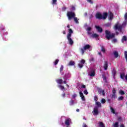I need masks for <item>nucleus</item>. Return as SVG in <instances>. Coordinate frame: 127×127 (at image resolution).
Here are the masks:
<instances>
[{"label":"nucleus","mask_w":127,"mask_h":127,"mask_svg":"<svg viewBox=\"0 0 127 127\" xmlns=\"http://www.w3.org/2000/svg\"><path fill=\"white\" fill-rule=\"evenodd\" d=\"M127 26V22H124L122 25L120 24V22H117L114 27V28L115 30H118L120 32H122V30L124 27H126Z\"/></svg>","instance_id":"nucleus-1"},{"label":"nucleus","mask_w":127,"mask_h":127,"mask_svg":"<svg viewBox=\"0 0 127 127\" xmlns=\"http://www.w3.org/2000/svg\"><path fill=\"white\" fill-rule=\"evenodd\" d=\"M105 36L107 40H110L115 38L116 34L114 33H111V31L109 30H105Z\"/></svg>","instance_id":"nucleus-2"},{"label":"nucleus","mask_w":127,"mask_h":127,"mask_svg":"<svg viewBox=\"0 0 127 127\" xmlns=\"http://www.w3.org/2000/svg\"><path fill=\"white\" fill-rule=\"evenodd\" d=\"M66 16L68 17V20H71V19L76 16V14L72 11H68L66 13Z\"/></svg>","instance_id":"nucleus-3"},{"label":"nucleus","mask_w":127,"mask_h":127,"mask_svg":"<svg viewBox=\"0 0 127 127\" xmlns=\"http://www.w3.org/2000/svg\"><path fill=\"white\" fill-rule=\"evenodd\" d=\"M57 84H59L60 85H62V84H67V81L66 80H64L63 82V79L61 78H58L56 80Z\"/></svg>","instance_id":"nucleus-4"},{"label":"nucleus","mask_w":127,"mask_h":127,"mask_svg":"<svg viewBox=\"0 0 127 127\" xmlns=\"http://www.w3.org/2000/svg\"><path fill=\"white\" fill-rule=\"evenodd\" d=\"M112 94L110 95L111 99H116V97H117V90H116V88H114L112 90Z\"/></svg>","instance_id":"nucleus-5"},{"label":"nucleus","mask_w":127,"mask_h":127,"mask_svg":"<svg viewBox=\"0 0 127 127\" xmlns=\"http://www.w3.org/2000/svg\"><path fill=\"white\" fill-rule=\"evenodd\" d=\"M71 36H66V38L68 41V44L69 45H73L74 44V42L73 41V40L71 38Z\"/></svg>","instance_id":"nucleus-6"},{"label":"nucleus","mask_w":127,"mask_h":127,"mask_svg":"<svg viewBox=\"0 0 127 127\" xmlns=\"http://www.w3.org/2000/svg\"><path fill=\"white\" fill-rule=\"evenodd\" d=\"M97 19H103V15L100 12H98L95 15Z\"/></svg>","instance_id":"nucleus-7"},{"label":"nucleus","mask_w":127,"mask_h":127,"mask_svg":"<svg viewBox=\"0 0 127 127\" xmlns=\"http://www.w3.org/2000/svg\"><path fill=\"white\" fill-rule=\"evenodd\" d=\"M108 67H109V63H108V62L105 61L104 62V64L103 66V68H104V70H108Z\"/></svg>","instance_id":"nucleus-8"},{"label":"nucleus","mask_w":127,"mask_h":127,"mask_svg":"<svg viewBox=\"0 0 127 127\" xmlns=\"http://www.w3.org/2000/svg\"><path fill=\"white\" fill-rule=\"evenodd\" d=\"M95 27L97 29L98 32H100V33H102V32H103V28H102V27L97 25H95Z\"/></svg>","instance_id":"nucleus-9"},{"label":"nucleus","mask_w":127,"mask_h":127,"mask_svg":"<svg viewBox=\"0 0 127 127\" xmlns=\"http://www.w3.org/2000/svg\"><path fill=\"white\" fill-rule=\"evenodd\" d=\"M79 96L81 98V100H82L83 101L86 100L85 96H84V94H83V92H82V91L79 92Z\"/></svg>","instance_id":"nucleus-10"},{"label":"nucleus","mask_w":127,"mask_h":127,"mask_svg":"<svg viewBox=\"0 0 127 127\" xmlns=\"http://www.w3.org/2000/svg\"><path fill=\"white\" fill-rule=\"evenodd\" d=\"M70 121L71 120L70 119H66L64 123V124L65 125V126H67V127H68V126H70Z\"/></svg>","instance_id":"nucleus-11"},{"label":"nucleus","mask_w":127,"mask_h":127,"mask_svg":"<svg viewBox=\"0 0 127 127\" xmlns=\"http://www.w3.org/2000/svg\"><path fill=\"white\" fill-rule=\"evenodd\" d=\"M112 73L113 76V78L115 79V77L117 76V70H116V69H113L112 71Z\"/></svg>","instance_id":"nucleus-12"},{"label":"nucleus","mask_w":127,"mask_h":127,"mask_svg":"<svg viewBox=\"0 0 127 127\" xmlns=\"http://www.w3.org/2000/svg\"><path fill=\"white\" fill-rule=\"evenodd\" d=\"M72 33H73V30L72 29H68V33L66 36H72Z\"/></svg>","instance_id":"nucleus-13"},{"label":"nucleus","mask_w":127,"mask_h":127,"mask_svg":"<svg viewBox=\"0 0 127 127\" xmlns=\"http://www.w3.org/2000/svg\"><path fill=\"white\" fill-rule=\"evenodd\" d=\"M108 17V13L104 12L102 15V19H106Z\"/></svg>","instance_id":"nucleus-14"},{"label":"nucleus","mask_w":127,"mask_h":127,"mask_svg":"<svg viewBox=\"0 0 127 127\" xmlns=\"http://www.w3.org/2000/svg\"><path fill=\"white\" fill-rule=\"evenodd\" d=\"M84 50H88V49H90L91 48V45L89 44H87L83 47Z\"/></svg>","instance_id":"nucleus-15"},{"label":"nucleus","mask_w":127,"mask_h":127,"mask_svg":"<svg viewBox=\"0 0 127 127\" xmlns=\"http://www.w3.org/2000/svg\"><path fill=\"white\" fill-rule=\"evenodd\" d=\"M113 53L115 58H118V57H121V56H119V53L117 51H114Z\"/></svg>","instance_id":"nucleus-16"},{"label":"nucleus","mask_w":127,"mask_h":127,"mask_svg":"<svg viewBox=\"0 0 127 127\" xmlns=\"http://www.w3.org/2000/svg\"><path fill=\"white\" fill-rule=\"evenodd\" d=\"M109 17L110 20H112V19H113V18H114V14H113L112 13V12H110Z\"/></svg>","instance_id":"nucleus-17"},{"label":"nucleus","mask_w":127,"mask_h":127,"mask_svg":"<svg viewBox=\"0 0 127 127\" xmlns=\"http://www.w3.org/2000/svg\"><path fill=\"white\" fill-rule=\"evenodd\" d=\"M94 113L96 116H97V115H99V110H98V108H94Z\"/></svg>","instance_id":"nucleus-18"},{"label":"nucleus","mask_w":127,"mask_h":127,"mask_svg":"<svg viewBox=\"0 0 127 127\" xmlns=\"http://www.w3.org/2000/svg\"><path fill=\"white\" fill-rule=\"evenodd\" d=\"M127 37H126V36H124L122 39V42L124 43V42H125V41H127Z\"/></svg>","instance_id":"nucleus-19"},{"label":"nucleus","mask_w":127,"mask_h":127,"mask_svg":"<svg viewBox=\"0 0 127 127\" xmlns=\"http://www.w3.org/2000/svg\"><path fill=\"white\" fill-rule=\"evenodd\" d=\"M69 66H74L75 65V62L74 61H70L68 64Z\"/></svg>","instance_id":"nucleus-20"},{"label":"nucleus","mask_w":127,"mask_h":127,"mask_svg":"<svg viewBox=\"0 0 127 127\" xmlns=\"http://www.w3.org/2000/svg\"><path fill=\"white\" fill-rule=\"evenodd\" d=\"M96 74V72H95V71H92L90 74H89V76H90V77H94V76H95Z\"/></svg>","instance_id":"nucleus-21"},{"label":"nucleus","mask_w":127,"mask_h":127,"mask_svg":"<svg viewBox=\"0 0 127 127\" xmlns=\"http://www.w3.org/2000/svg\"><path fill=\"white\" fill-rule=\"evenodd\" d=\"M92 37H93V38H97V37H99V35L96 33L93 34L92 35Z\"/></svg>","instance_id":"nucleus-22"},{"label":"nucleus","mask_w":127,"mask_h":127,"mask_svg":"<svg viewBox=\"0 0 127 127\" xmlns=\"http://www.w3.org/2000/svg\"><path fill=\"white\" fill-rule=\"evenodd\" d=\"M73 18V20H74V21H75V23H77V24L79 23V21L78 20L77 17H74Z\"/></svg>","instance_id":"nucleus-23"},{"label":"nucleus","mask_w":127,"mask_h":127,"mask_svg":"<svg viewBox=\"0 0 127 127\" xmlns=\"http://www.w3.org/2000/svg\"><path fill=\"white\" fill-rule=\"evenodd\" d=\"M96 105L97 106V107H98V108H101L102 107V104L99 102H96Z\"/></svg>","instance_id":"nucleus-24"},{"label":"nucleus","mask_w":127,"mask_h":127,"mask_svg":"<svg viewBox=\"0 0 127 127\" xmlns=\"http://www.w3.org/2000/svg\"><path fill=\"white\" fill-rule=\"evenodd\" d=\"M58 88H60V89H61L62 91H63L64 90H65V87H64L63 85H59Z\"/></svg>","instance_id":"nucleus-25"},{"label":"nucleus","mask_w":127,"mask_h":127,"mask_svg":"<svg viewBox=\"0 0 127 127\" xmlns=\"http://www.w3.org/2000/svg\"><path fill=\"white\" fill-rule=\"evenodd\" d=\"M99 124L100 127H106V126H105V124H104L103 122H99Z\"/></svg>","instance_id":"nucleus-26"},{"label":"nucleus","mask_w":127,"mask_h":127,"mask_svg":"<svg viewBox=\"0 0 127 127\" xmlns=\"http://www.w3.org/2000/svg\"><path fill=\"white\" fill-rule=\"evenodd\" d=\"M110 110H111V113H112L114 114H116V111H115V109L113 108V107H110Z\"/></svg>","instance_id":"nucleus-27"},{"label":"nucleus","mask_w":127,"mask_h":127,"mask_svg":"<svg viewBox=\"0 0 127 127\" xmlns=\"http://www.w3.org/2000/svg\"><path fill=\"white\" fill-rule=\"evenodd\" d=\"M102 78L103 79V81H105V82H107V77L105 74L102 75Z\"/></svg>","instance_id":"nucleus-28"},{"label":"nucleus","mask_w":127,"mask_h":127,"mask_svg":"<svg viewBox=\"0 0 127 127\" xmlns=\"http://www.w3.org/2000/svg\"><path fill=\"white\" fill-rule=\"evenodd\" d=\"M74 100H72V99H71L69 101V105L70 106H73V105H74Z\"/></svg>","instance_id":"nucleus-29"},{"label":"nucleus","mask_w":127,"mask_h":127,"mask_svg":"<svg viewBox=\"0 0 127 127\" xmlns=\"http://www.w3.org/2000/svg\"><path fill=\"white\" fill-rule=\"evenodd\" d=\"M105 26L107 27H111L112 26V25L111 24V23H107L105 24Z\"/></svg>","instance_id":"nucleus-30"},{"label":"nucleus","mask_w":127,"mask_h":127,"mask_svg":"<svg viewBox=\"0 0 127 127\" xmlns=\"http://www.w3.org/2000/svg\"><path fill=\"white\" fill-rule=\"evenodd\" d=\"M80 51L81 52L82 55H83L84 54V53H85V50L84 49V48H83H83H81L80 49Z\"/></svg>","instance_id":"nucleus-31"},{"label":"nucleus","mask_w":127,"mask_h":127,"mask_svg":"<svg viewBox=\"0 0 127 127\" xmlns=\"http://www.w3.org/2000/svg\"><path fill=\"white\" fill-rule=\"evenodd\" d=\"M119 94H120V95H125V91L122 90H120L119 91Z\"/></svg>","instance_id":"nucleus-32"},{"label":"nucleus","mask_w":127,"mask_h":127,"mask_svg":"<svg viewBox=\"0 0 127 127\" xmlns=\"http://www.w3.org/2000/svg\"><path fill=\"white\" fill-rule=\"evenodd\" d=\"M101 102L102 103V104H106V99H105L104 98L102 99Z\"/></svg>","instance_id":"nucleus-33"},{"label":"nucleus","mask_w":127,"mask_h":127,"mask_svg":"<svg viewBox=\"0 0 127 127\" xmlns=\"http://www.w3.org/2000/svg\"><path fill=\"white\" fill-rule=\"evenodd\" d=\"M86 62V61H85V60L84 59H81L80 61V64H82L83 65V64Z\"/></svg>","instance_id":"nucleus-34"},{"label":"nucleus","mask_w":127,"mask_h":127,"mask_svg":"<svg viewBox=\"0 0 127 127\" xmlns=\"http://www.w3.org/2000/svg\"><path fill=\"white\" fill-rule=\"evenodd\" d=\"M101 51H102V52H103L104 53L106 52V50L105 49V48L104 47V46L101 47Z\"/></svg>","instance_id":"nucleus-35"},{"label":"nucleus","mask_w":127,"mask_h":127,"mask_svg":"<svg viewBox=\"0 0 127 127\" xmlns=\"http://www.w3.org/2000/svg\"><path fill=\"white\" fill-rule=\"evenodd\" d=\"M78 66L79 67V68H83V67L84 66V65L82 64H78Z\"/></svg>","instance_id":"nucleus-36"},{"label":"nucleus","mask_w":127,"mask_h":127,"mask_svg":"<svg viewBox=\"0 0 127 127\" xmlns=\"http://www.w3.org/2000/svg\"><path fill=\"white\" fill-rule=\"evenodd\" d=\"M124 100V97L123 96H120L118 97V101H123Z\"/></svg>","instance_id":"nucleus-37"},{"label":"nucleus","mask_w":127,"mask_h":127,"mask_svg":"<svg viewBox=\"0 0 127 127\" xmlns=\"http://www.w3.org/2000/svg\"><path fill=\"white\" fill-rule=\"evenodd\" d=\"M114 127H119V122H116L114 125Z\"/></svg>","instance_id":"nucleus-38"},{"label":"nucleus","mask_w":127,"mask_h":127,"mask_svg":"<svg viewBox=\"0 0 127 127\" xmlns=\"http://www.w3.org/2000/svg\"><path fill=\"white\" fill-rule=\"evenodd\" d=\"M98 93H99V94H100V95L101 94H102V92H103V90H102L101 89H99L98 90Z\"/></svg>","instance_id":"nucleus-39"},{"label":"nucleus","mask_w":127,"mask_h":127,"mask_svg":"<svg viewBox=\"0 0 127 127\" xmlns=\"http://www.w3.org/2000/svg\"><path fill=\"white\" fill-rule=\"evenodd\" d=\"M58 62H59V60L57 59L54 63V64L57 65V64H58Z\"/></svg>","instance_id":"nucleus-40"},{"label":"nucleus","mask_w":127,"mask_h":127,"mask_svg":"<svg viewBox=\"0 0 127 127\" xmlns=\"http://www.w3.org/2000/svg\"><path fill=\"white\" fill-rule=\"evenodd\" d=\"M83 93H84V95H88V94H89V93L88 92V91H87V89H85L83 91Z\"/></svg>","instance_id":"nucleus-41"},{"label":"nucleus","mask_w":127,"mask_h":127,"mask_svg":"<svg viewBox=\"0 0 127 127\" xmlns=\"http://www.w3.org/2000/svg\"><path fill=\"white\" fill-rule=\"evenodd\" d=\"M94 101H95V102H97V101H98V96H94Z\"/></svg>","instance_id":"nucleus-42"},{"label":"nucleus","mask_w":127,"mask_h":127,"mask_svg":"<svg viewBox=\"0 0 127 127\" xmlns=\"http://www.w3.org/2000/svg\"><path fill=\"white\" fill-rule=\"evenodd\" d=\"M66 9H67V7H66V6H64L62 8L63 11H65Z\"/></svg>","instance_id":"nucleus-43"},{"label":"nucleus","mask_w":127,"mask_h":127,"mask_svg":"<svg viewBox=\"0 0 127 127\" xmlns=\"http://www.w3.org/2000/svg\"><path fill=\"white\" fill-rule=\"evenodd\" d=\"M125 20H127V12H126L124 15Z\"/></svg>","instance_id":"nucleus-44"},{"label":"nucleus","mask_w":127,"mask_h":127,"mask_svg":"<svg viewBox=\"0 0 127 127\" xmlns=\"http://www.w3.org/2000/svg\"><path fill=\"white\" fill-rule=\"evenodd\" d=\"M117 41L118 40H117V39H114L113 40H112L113 43H116L117 42Z\"/></svg>","instance_id":"nucleus-45"},{"label":"nucleus","mask_w":127,"mask_h":127,"mask_svg":"<svg viewBox=\"0 0 127 127\" xmlns=\"http://www.w3.org/2000/svg\"><path fill=\"white\" fill-rule=\"evenodd\" d=\"M64 67L63 66V65H61V67H60V72H62V71H63V69H64Z\"/></svg>","instance_id":"nucleus-46"},{"label":"nucleus","mask_w":127,"mask_h":127,"mask_svg":"<svg viewBox=\"0 0 127 127\" xmlns=\"http://www.w3.org/2000/svg\"><path fill=\"white\" fill-rule=\"evenodd\" d=\"M86 0L88 2H89L91 4H93V1H92V0Z\"/></svg>","instance_id":"nucleus-47"},{"label":"nucleus","mask_w":127,"mask_h":127,"mask_svg":"<svg viewBox=\"0 0 127 127\" xmlns=\"http://www.w3.org/2000/svg\"><path fill=\"white\" fill-rule=\"evenodd\" d=\"M56 2H57V0H53V4H56Z\"/></svg>","instance_id":"nucleus-48"},{"label":"nucleus","mask_w":127,"mask_h":127,"mask_svg":"<svg viewBox=\"0 0 127 127\" xmlns=\"http://www.w3.org/2000/svg\"><path fill=\"white\" fill-rule=\"evenodd\" d=\"M87 30L88 31H91V30H92V28H91V27H88L87 29Z\"/></svg>","instance_id":"nucleus-49"},{"label":"nucleus","mask_w":127,"mask_h":127,"mask_svg":"<svg viewBox=\"0 0 127 127\" xmlns=\"http://www.w3.org/2000/svg\"><path fill=\"white\" fill-rule=\"evenodd\" d=\"M81 88L83 89H86V85H85L84 84L81 85Z\"/></svg>","instance_id":"nucleus-50"},{"label":"nucleus","mask_w":127,"mask_h":127,"mask_svg":"<svg viewBox=\"0 0 127 127\" xmlns=\"http://www.w3.org/2000/svg\"><path fill=\"white\" fill-rule=\"evenodd\" d=\"M102 94L103 96H105V90H102Z\"/></svg>","instance_id":"nucleus-51"},{"label":"nucleus","mask_w":127,"mask_h":127,"mask_svg":"<svg viewBox=\"0 0 127 127\" xmlns=\"http://www.w3.org/2000/svg\"><path fill=\"white\" fill-rule=\"evenodd\" d=\"M76 97H77V94H74L72 95V98H75Z\"/></svg>","instance_id":"nucleus-52"},{"label":"nucleus","mask_w":127,"mask_h":127,"mask_svg":"<svg viewBox=\"0 0 127 127\" xmlns=\"http://www.w3.org/2000/svg\"><path fill=\"white\" fill-rule=\"evenodd\" d=\"M71 9H72V10H75L76 9V8H75V6H72L71 7Z\"/></svg>","instance_id":"nucleus-53"},{"label":"nucleus","mask_w":127,"mask_h":127,"mask_svg":"<svg viewBox=\"0 0 127 127\" xmlns=\"http://www.w3.org/2000/svg\"><path fill=\"white\" fill-rule=\"evenodd\" d=\"M62 96H63V98H65V93H64H64H63Z\"/></svg>","instance_id":"nucleus-54"},{"label":"nucleus","mask_w":127,"mask_h":127,"mask_svg":"<svg viewBox=\"0 0 127 127\" xmlns=\"http://www.w3.org/2000/svg\"><path fill=\"white\" fill-rule=\"evenodd\" d=\"M87 125H86V124H83V127H87Z\"/></svg>","instance_id":"nucleus-55"},{"label":"nucleus","mask_w":127,"mask_h":127,"mask_svg":"<svg viewBox=\"0 0 127 127\" xmlns=\"http://www.w3.org/2000/svg\"><path fill=\"white\" fill-rule=\"evenodd\" d=\"M120 127H125V125L124 124H122L121 126H120Z\"/></svg>","instance_id":"nucleus-56"},{"label":"nucleus","mask_w":127,"mask_h":127,"mask_svg":"<svg viewBox=\"0 0 127 127\" xmlns=\"http://www.w3.org/2000/svg\"><path fill=\"white\" fill-rule=\"evenodd\" d=\"M119 121H122V117L118 118Z\"/></svg>","instance_id":"nucleus-57"},{"label":"nucleus","mask_w":127,"mask_h":127,"mask_svg":"<svg viewBox=\"0 0 127 127\" xmlns=\"http://www.w3.org/2000/svg\"><path fill=\"white\" fill-rule=\"evenodd\" d=\"M63 34H66V31H63Z\"/></svg>","instance_id":"nucleus-58"},{"label":"nucleus","mask_w":127,"mask_h":127,"mask_svg":"<svg viewBox=\"0 0 127 127\" xmlns=\"http://www.w3.org/2000/svg\"><path fill=\"white\" fill-rule=\"evenodd\" d=\"M79 111H80V110L79 109H76V112H79Z\"/></svg>","instance_id":"nucleus-59"},{"label":"nucleus","mask_w":127,"mask_h":127,"mask_svg":"<svg viewBox=\"0 0 127 127\" xmlns=\"http://www.w3.org/2000/svg\"><path fill=\"white\" fill-rule=\"evenodd\" d=\"M98 54H99V55H100V56H102V53H99Z\"/></svg>","instance_id":"nucleus-60"},{"label":"nucleus","mask_w":127,"mask_h":127,"mask_svg":"<svg viewBox=\"0 0 127 127\" xmlns=\"http://www.w3.org/2000/svg\"><path fill=\"white\" fill-rule=\"evenodd\" d=\"M67 28H70V25H67Z\"/></svg>","instance_id":"nucleus-61"},{"label":"nucleus","mask_w":127,"mask_h":127,"mask_svg":"<svg viewBox=\"0 0 127 127\" xmlns=\"http://www.w3.org/2000/svg\"><path fill=\"white\" fill-rule=\"evenodd\" d=\"M88 34H92V33H91V32H88Z\"/></svg>","instance_id":"nucleus-62"},{"label":"nucleus","mask_w":127,"mask_h":127,"mask_svg":"<svg viewBox=\"0 0 127 127\" xmlns=\"http://www.w3.org/2000/svg\"><path fill=\"white\" fill-rule=\"evenodd\" d=\"M66 85L67 87H69V85L66 84Z\"/></svg>","instance_id":"nucleus-63"},{"label":"nucleus","mask_w":127,"mask_h":127,"mask_svg":"<svg viewBox=\"0 0 127 127\" xmlns=\"http://www.w3.org/2000/svg\"><path fill=\"white\" fill-rule=\"evenodd\" d=\"M85 26H87V24H86L85 25Z\"/></svg>","instance_id":"nucleus-64"}]
</instances>
